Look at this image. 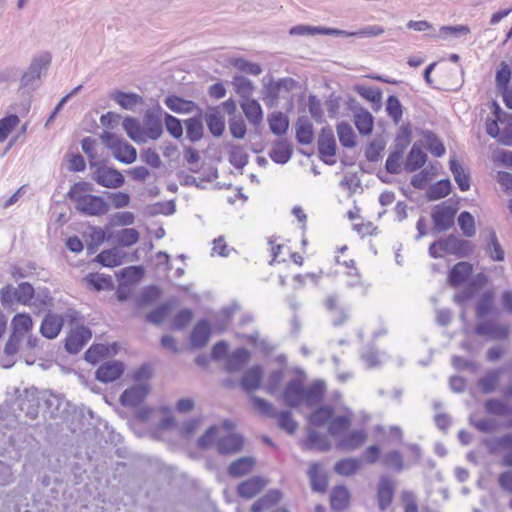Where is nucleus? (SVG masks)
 I'll return each mask as SVG.
<instances>
[{
    "mask_svg": "<svg viewBox=\"0 0 512 512\" xmlns=\"http://www.w3.org/2000/svg\"><path fill=\"white\" fill-rule=\"evenodd\" d=\"M231 84L234 88L235 93L239 95V97L241 98V101H245L252 98L255 86L250 79L243 75L236 74L233 76Z\"/></svg>",
    "mask_w": 512,
    "mask_h": 512,
    "instance_id": "obj_31",
    "label": "nucleus"
},
{
    "mask_svg": "<svg viewBox=\"0 0 512 512\" xmlns=\"http://www.w3.org/2000/svg\"><path fill=\"white\" fill-rule=\"evenodd\" d=\"M308 475L311 482V488L315 492L324 493L327 490L328 479L326 474L320 473V467L317 463H313L309 470Z\"/></svg>",
    "mask_w": 512,
    "mask_h": 512,
    "instance_id": "obj_41",
    "label": "nucleus"
},
{
    "mask_svg": "<svg viewBox=\"0 0 512 512\" xmlns=\"http://www.w3.org/2000/svg\"><path fill=\"white\" fill-rule=\"evenodd\" d=\"M41 400L45 406L46 412L52 418L62 417L66 411V401L63 396L52 393L51 391H44L41 393Z\"/></svg>",
    "mask_w": 512,
    "mask_h": 512,
    "instance_id": "obj_19",
    "label": "nucleus"
},
{
    "mask_svg": "<svg viewBox=\"0 0 512 512\" xmlns=\"http://www.w3.org/2000/svg\"><path fill=\"white\" fill-rule=\"evenodd\" d=\"M349 502L350 492L345 486L338 485L331 490L330 505L332 510L343 511L348 507Z\"/></svg>",
    "mask_w": 512,
    "mask_h": 512,
    "instance_id": "obj_30",
    "label": "nucleus"
},
{
    "mask_svg": "<svg viewBox=\"0 0 512 512\" xmlns=\"http://www.w3.org/2000/svg\"><path fill=\"white\" fill-rule=\"evenodd\" d=\"M249 156L240 145H232L229 152V162L236 169L244 168L248 163Z\"/></svg>",
    "mask_w": 512,
    "mask_h": 512,
    "instance_id": "obj_57",
    "label": "nucleus"
},
{
    "mask_svg": "<svg viewBox=\"0 0 512 512\" xmlns=\"http://www.w3.org/2000/svg\"><path fill=\"white\" fill-rule=\"evenodd\" d=\"M111 99L115 101L121 108L134 111L137 105L143 104L142 96L133 92H124L116 90L111 94Z\"/></svg>",
    "mask_w": 512,
    "mask_h": 512,
    "instance_id": "obj_27",
    "label": "nucleus"
},
{
    "mask_svg": "<svg viewBox=\"0 0 512 512\" xmlns=\"http://www.w3.org/2000/svg\"><path fill=\"white\" fill-rule=\"evenodd\" d=\"M474 331L477 335L487 336L492 340H505L509 336L510 327L508 325L482 321L475 326Z\"/></svg>",
    "mask_w": 512,
    "mask_h": 512,
    "instance_id": "obj_15",
    "label": "nucleus"
},
{
    "mask_svg": "<svg viewBox=\"0 0 512 512\" xmlns=\"http://www.w3.org/2000/svg\"><path fill=\"white\" fill-rule=\"evenodd\" d=\"M325 390L326 385L322 380H315L305 387L302 379L292 378L285 385L281 399L290 408H297L302 404L314 407L322 402Z\"/></svg>",
    "mask_w": 512,
    "mask_h": 512,
    "instance_id": "obj_2",
    "label": "nucleus"
},
{
    "mask_svg": "<svg viewBox=\"0 0 512 512\" xmlns=\"http://www.w3.org/2000/svg\"><path fill=\"white\" fill-rule=\"evenodd\" d=\"M422 145L435 157H442L445 152V146L439 137L430 130L422 131Z\"/></svg>",
    "mask_w": 512,
    "mask_h": 512,
    "instance_id": "obj_32",
    "label": "nucleus"
},
{
    "mask_svg": "<svg viewBox=\"0 0 512 512\" xmlns=\"http://www.w3.org/2000/svg\"><path fill=\"white\" fill-rule=\"evenodd\" d=\"M205 121L209 132L214 137H220L225 130L224 117L217 109H213L209 113L205 114Z\"/></svg>",
    "mask_w": 512,
    "mask_h": 512,
    "instance_id": "obj_39",
    "label": "nucleus"
},
{
    "mask_svg": "<svg viewBox=\"0 0 512 512\" xmlns=\"http://www.w3.org/2000/svg\"><path fill=\"white\" fill-rule=\"evenodd\" d=\"M35 288L29 282H21L16 287V303L31 305L34 298Z\"/></svg>",
    "mask_w": 512,
    "mask_h": 512,
    "instance_id": "obj_56",
    "label": "nucleus"
},
{
    "mask_svg": "<svg viewBox=\"0 0 512 512\" xmlns=\"http://www.w3.org/2000/svg\"><path fill=\"white\" fill-rule=\"evenodd\" d=\"M438 243L442 253L455 255L460 258L469 256L474 249L473 244L469 240L459 239L454 234L440 238Z\"/></svg>",
    "mask_w": 512,
    "mask_h": 512,
    "instance_id": "obj_9",
    "label": "nucleus"
},
{
    "mask_svg": "<svg viewBox=\"0 0 512 512\" xmlns=\"http://www.w3.org/2000/svg\"><path fill=\"white\" fill-rule=\"evenodd\" d=\"M93 169L91 178L102 187L116 189L123 186L125 182L122 173L115 168L101 163Z\"/></svg>",
    "mask_w": 512,
    "mask_h": 512,
    "instance_id": "obj_8",
    "label": "nucleus"
},
{
    "mask_svg": "<svg viewBox=\"0 0 512 512\" xmlns=\"http://www.w3.org/2000/svg\"><path fill=\"white\" fill-rule=\"evenodd\" d=\"M457 211L456 206L447 202L434 206L431 212L434 232L442 233L448 231L454 225Z\"/></svg>",
    "mask_w": 512,
    "mask_h": 512,
    "instance_id": "obj_7",
    "label": "nucleus"
},
{
    "mask_svg": "<svg viewBox=\"0 0 512 512\" xmlns=\"http://www.w3.org/2000/svg\"><path fill=\"white\" fill-rule=\"evenodd\" d=\"M333 414L334 410L331 406H320L310 414L308 421L315 427H322L326 423L329 424Z\"/></svg>",
    "mask_w": 512,
    "mask_h": 512,
    "instance_id": "obj_45",
    "label": "nucleus"
},
{
    "mask_svg": "<svg viewBox=\"0 0 512 512\" xmlns=\"http://www.w3.org/2000/svg\"><path fill=\"white\" fill-rule=\"evenodd\" d=\"M266 485V481L260 476H253L237 486V493L240 497L251 499L256 496Z\"/></svg>",
    "mask_w": 512,
    "mask_h": 512,
    "instance_id": "obj_23",
    "label": "nucleus"
},
{
    "mask_svg": "<svg viewBox=\"0 0 512 512\" xmlns=\"http://www.w3.org/2000/svg\"><path fill=\"white\" fill-rule=\"evenodd\" d=\"M161 296V290L156 285H150L144 288L136 298V305L144 307L155 303Z\"/></svg>",
    "mask_w": 512,
    "mask_h": 512,
    "instance_id": "obj_53",
    "label": "nucleus"
},
{
    "mask_svg": "<svg viewBox=\"0 0 512 512\" xmlns=\"http://www.w3.org/2000/svg\"><path fill=\"white\" fill-rule=\"evenodd\" d=\"M140 234L135 228H124L115 234L119 246L130 247L139 241Z\"/></svg>",
    "mask_w": 512,
    "mask_h": 512,
    "instance_id": "obj_55",
    "label": "nucleus"
},
{
    "mask_svg": "<svg viewBox=\"0 0 512 512\" xmlns=\"http://www.w3.org/2000/svg\"><path fill=\"white\" fill-rule=\"evenodd\" d=\"M164 110L157 103L154 107L147 109L143 116V125L140 121L131 116L123 119L122 127L128 137L136 143H145L147 139L158 140L163 134L162 118Z\"/></svg>",
    "mask_w": 512,
    "mask_h": 512,
    "instance_id": "obj_1",
    "label": "nucleus"
},
{
    "mask_svg": "<svg viewBox=\"0 0 512 512\" xmlns=\"http://www.w3.org/2000/svg\"><path fill=\"white\" fill-rule=\"evenodd\" d=\"M491 113L494 118L486 120V133L500 144L512 146V115L503 111L496 101L492 102Z\"/></svg>",
    "mask_w": 512,
    "mask_h": 512,
    "instance_id": "obj_3",
    "label": "nucleus"
},
{
    "mask_svg": "<svg viewBox=\"0 0 512 512\" xmlns=\"http://www.w3.org/2000/svg\"><path fill=\"white\" fill-rule=\"evenodd\" d=\"M100 138L117 161L123 164H131L136 161L137 150L123 138L109 131H104Z\"/></svg>",
    "mask_w": 512,
    "mask_h": 512,
    "instance_id": "obj_5",
    "label": "nucleus"
},
{
    "mask_svg": "<svg viewBox=\"0 0 512 512\" xmlns=\"http://www.w3.org/2000/svg\"><path fill=\"white\" fill-rule=\"evenodd\" d=\"M337 134L342 146L352 148L356 145V136L349 123L345 121L338 123Z\"/></svg>",
    "mask_w": 512,
    "mask_h": 512,
    "instance_id": "obj_52",
    "label": "nucleus"
},
{
    "mask_svg": "<svg viewBox=\"0 0 512 512\" xmlns=\"http://www.w3.org/2000/svg\"><path fill=\"white\" fill-rule=\"evenodd\" d=\"M231 63L234 68L245 74L258 76L262 73V67L258 63L248 61L244 58H235Z\"/></svg>",
    "mask_w": 512,
    "mask_h": 512,
    "instance_id": "obj_64",
    "label": "nucleus"
},
{
    "mask_svg": "<svg viewBox=\"0 0 512 512\" xmlns=\"http://www.w3.org/2000/svg\"><path fill=\"white\" fill-rule=\"evenodd\" d=\"M124 372V365L120 361H107L99 366L95 377L102 383H110L121 377Z\"/></svg>",
    "mask_w": 512,
    "mask_h": 512,
    "instance_id": "obj_16",
    "label": "nucleus"
},
{
    "mask_svg": "<svg viewBox=\"0 0 512 512\" xmlns=\"http://www.w3.org/2000/svg\"><path fill=\"white\" fill-rule=\"evenodd\" d=\"M489 240V243L485 247L486 254L494 261H503L505 258V252L502 249L496 232L493 229L489 231Z\"/></svg>",
    "mask_w": 512,
    "mask_h": 512,
    "instance_id": "obj_51",
    "label": "nucleus"
},
{
    "mask_svg": "<svg viewBox=\"0 0 512 512\" xmlns=\"http://www.w3.org/2000/svg\"><path fill=\"white\" fill-rule=\"evenodd\" d=\"M50 63L51 55L48 52L35 56L20 79V87L35 90L37 87L36 82L40 79L41 74L47 71Z\"/></svg>",
    "mask_w": 512,
    "mask_h": 512,
    "instance_id": "obj_6",
    "label": "nucleus"
},
{
    "mask_svg": "<svg viewBox=\"0 0 512 512\" xmlns=\"http://www.w3.org/2000/svg\"><path fill=\"white\" fill-rule=\"evenodd\" d=\"M366 437L364 430H353L339 440L338 447L345 451H353L365 442Z\"/></svg>",
    "mask_w": 512,
    "mask_h": 512,
    "instance_id": "obj_36",
    "label": "nucleus"
},
{
    "mask_svg": "<svg viewBox=\"0 0 512 512\" xmlns=\"http://www.w3.org/2000/svg\"><path fill=\"white\" fill-rule=\"evenodd\" d=\"M355 126L360 134L369 135L373 130V116L371 113L364 109L356 113Z\"/></svg>",
    "mask_w": 512,
    "mask_h": 512,
    "instance_id": "obj_54",
    "label": "nucleus"
},
{
    "mask_svg": "<svg viewBox=\"0 0 512 512\" xmlns=\"http://www.w3.org/2000/svg\"><path fill=\"white\" fill-rule=\"evenodd\" d=\"M216 447L221 455L237 453L243 447V437L238 434L226 435L218 439Z\"/></svg>",
    "mask_w": 512,
    "mask_h": 512,
    "instance_id": "obj_25",
    "label": "nucleus"
},
{
    "mask_svg": "<svg viewBox=\"0 0 512 512\" xmlns=\"http://www.w3.org/2000/svg\"><path fill=\"white\" fill-rule=\"evenodd\" d=\"M252 406L259 414L266 418L277 419V424L280 429L288 434H294L298 429V422L294 420L292 412L289 410L277 411L272 403L259 397H251Z\"/></svg>",
    "mask_w": 512,
    "mask_h": 512,
    "instance_id": "obj_4",
    "label": "nucleus"
},
{
    "mask_svg": "<svg viewBox=\"0 0 512 512\" xmlns=\"http://www.w3.org/2000/svg\"><path fill=\"white\" fill-rule=\"evenodd\" d=\"M86 283L93 287L96 291L102 290H110L113 288V280L111 276L98 274V273H89L85 277Z\"/></svg>",
    "mask_w": 512,
    "mask_h": 512,
    "instance_id": "obj_50",
    "label": "nucleus"
},
{
    "mask_svg": "<svg viewBox=\"0 0 512 512\" xmlns=\"http://www.w3.org/2000/svg\"><path fill=\"white\" fill-rule=\"evenodd\" d=\"M449 168L459 189L462 192L468 191L470 189V177L464 171L462 165L456 159H450Z\"/></svg>",
    "mask_w": 512,
    "mask_h": 512,
    "instance_id": "obj_42",
    "label": "nucleus"
},
{
    "mask_svg": "<svg viewBox=\"0 0 512 512\" xmlns=\"http://www.w3.org/2000/svg\"><path fill=\"white\" fill-rule=\"evenodd\" d=\"M75 209L83 215L101 216L109 211V205L101 196L87 194Z\"/></svg>",
    "mask_w": 512,
    "mask_h": 512,
    "instance_id": "obj_13",
    "label": "nucleus"
},
{
    "mask_svg": "<svg viewBox=\"0 0 512 512\" xmlns=\"http://www.w3.org/2000/svg\"><path fill=\"white\" fill-rule=\"evenodd\" d=\"M211 336V325L207 319L199 320L190 334V341L193 347L203 348Z\"/></svg>",
    "mask_w": 512,
    "mask_h": 512,
    "instance_id": "obj_22",
    "label": "nucleus"
},
{
    "mask_svg": "<svg viewBox=\"0 0 512 512\" xmlns=\"http://www.w3.org/2000/svg\"><path fill=\"white\" fill-rule=\"evenodd\" d=\"M254 465L252 457H241L228 466V474L234 478L245 476L252 471Z\"/></svg>",
    "mask_w": 512,
    "mask_h": 512,
    "instance_id": "obj_37",
    "label": "nucleus"
},
{
    "mask_svg": "<svg viewBox=\"0 0 512 512\" xmlns=\"http://www.w3.org/2000/svg\"><path fill=\"white\" fill-rule=\"evenodd\" d=\"M512 76V65L510 66L505 61H502L496 71L495 75V83L496 87L499 90L503 88H507V86H510V79Z\"/></svg>",
    "mask_w": 512,
    "mask_h": 512,
    "instance_id": "obj_60",
    "label": "nucleus"
},
{
    "mask_svg": "<svg viewBox=\"0 0 512 512\" xmlns=\"http://www.w3.org/2000/svg\"><path fill=\"white\" fill-rule=\"evenodd\" d=\"M95 261L104 267L113 268L121 264V257L116 249H108L100 252Z\"/></svg>",
    "mask_w": 512,
    "mask_h": 512,
    "instance_id": "obj_59",
    "label": "nucleus"
},
{
    "mask_svg": "<svg viewBox=\"0 0 512 512\" xmlns=\"http://www.w3.org/2000/svg\"><path fill=\"white\" fill-rule=\"evenodd\" d=\"M94 186L90 182L79 181L74 183L67 193V197L75 203V208L81 203V200L85 198L86 192H92Z\"/></svg>",
    "mask_w": 512,
    "mask_h": 512,
    "instance_id": "obj_48",
    "label": "nucleus"
},
{
    "mask_svg": "<svg viewBox=\"0 0 512 512\" xmlns=\"http://www.w3.org/2000/svg\"><path fill=\"white\" fill-rule=\"evenodd\" d=\"M394 497L393 481L386 475L380 477L377 484V503L381 512H384L391 505Z\"/></svg>",
    "mask_w": 512,
    "mask_h": 512,
    "instance_id": "obj_14",
    "label": "nucleus"
},
{
    "mask_svg": "<svg viewBox=\"0 0 512 512\" xmlns=\"http://www.w3.org/2000/svg\"><path fill=\"white\" fill-rule=\"evenodd\" d=\"M472 265L468 262H458L449 271L448 281L451 286L457 287L463 284L472 273Z\"/></svg>",
    "mask_w": 512,
    "mask_h": 512,
    "instance_id": "obj_29",
    "label": "nucleus"
},
{
    "mask_svg": "<svg viewBox=\"0 0 512 512\" xmlns=\"http://www.w3.org/2000/svg\"><path fill=\"white\" fill-rule=\"evenodd\" d=\"M304 447L309 450L316 449L321 452H326L330 449L331 444L326 436L320 434L316 430L310 429L307 433Z\"/></svg>",
    "mask_w": 512,
    "mask_h": 512,
    "instance_id": "obj_38",
    "label": "nucleus"
},
{
    "mask_svg": "<svg viewBox=\"0 0 512 512\" xmlns=\"http://www.w3.org/2000/svg\"><path fill=\"white\" fill-rule=\"evenodd\" d=\"M64 325V319L61 315L49 312L45 315L40 326L42 336L47 339L56 338Z\"/></svg>",
    "mask_w": 512,
    "mask_h": 512,
    "instance_id": "obj_18",
    "label": "nucleus"
},
{
    "mask_svg": "<svg viewBox=\"0 0 512 512\" xmlns=\"http://www.w3.org/2000/svg\"><path fill=\"white\" fill-rule=\"evenodd\" d=\"M263 368L261 365H253L247 369L241 377L240 386L246 393H251L261 387Z\"/></svg>",
    "mask_w": 512,
    "mask_h": 512,
    "instance_id": "obj_20",
    "label": "nucleus"
},
{
    "mask_svg": "<svg viewBox=\"0 0 512 512\" xmlns=\"http://www.w3.org/2000/svg\"><path fill=\"white\" fill-rule=\"evenodd\" d=\"M268 122L271 132L278 136L286 134L289 128L288 117L282 112L272 113L268 119Z\"/></svg>",
    "mask_w": 512,
    "mask_h": 512,
    "instance_id": "obj_49",
    "label": "nucleus"
},
{
    "mask_svg": "<svg viewBox=\"0 0 512 512\" xmlns=\"http://www.w3.org/2000/svg\"><path fill=\"white\" fill-rule=\"evenodd\" d=\"M109 353V348L105 344H93L85 352L84 359L91 364H97Z\"/></svg>",
    "mask_w": 512,
    "mask_h": 512,
    "instance_id": "obj_62",
    "label": "nucleus"
},
{
    "mask_svg": "<svg viewBox=\"0 0 512 512\" xmlns=\"http://www.w3.org/2000/svg\"><path fill=\"white\" fill-rule=\"evenodd\" d=\"M320 159L327 165L335 164L333 157L336 155V140L332 128L323 127L317 140Z\"/></svg>",
    "mask_w": 512,
    "mask_h": 512,
    "instance_id": "obj_10",
    "label": "nucleus"
},
{
    "mask_svg": "<svg viewBox=\"0 0 512 512\" xmlns=\"http://www.w3.org/2000/svg\"><path fill=\"white\" fill-rule=\"evenodd\" d=\"M361 467V460L357 458H344L337 461L334 465V471L341 476H352L357 473Z\"/></svg>",
    "mask_w": 512,
    "mask_h": 512,
    "instance_id": "obj_43",
    "label": "nucleus"
},
{
    "mask_svg": "<svg viewBox=\"0 0 512 512\" xmlns=\"http://www.w3.org/2000/svg\"><path fill=\"white\" fill-rule=\"evenodd\" d=\"M95 146L96 140L92 137L87 136L81 140L82 151L86 154L91 169L101 164V162L97 160V152Z\"/></svg>",
    "mask_w": 512,
    "mask_h": 512,
    "instance_id": "obj_61",
    "label": "nucleus"
},
{
    "mask_svg": "<svg viewBox=\"0 0 512 512\" xmlns=\"http://www.w3.org/2000/svg\"><path fill=\"white\" fill-rule=\"evenodd\" d=\"M251 356V353L246 348L235 349L226 359L225 370L229 373H234L242 370L247 364Z\"/></svg>",
    "mask_w": 512,
    "mask_h": 512,
    "instance_id": "obj_24",
    "label": "nucleus"
},
{
    "mask_svg": "<svg viewBox=\"0 0 512 512\" xmlns=\"http://www.w3.org/2000/svg\"><path fill=\"white\" fill-rule=\"evenodd\" d=\"M502 373V368L489 370L477 381V386L483 394H490L495 391Z\"/></svg>",
    "mask_w": 512,
    "mask_h": 512,
    "instance_id": "obj_40",
    "label": "nucleus"
},
{
    "mask_svg": "<svg viewBox=\"0 0 512 512\" xmlns=\"http://www.w3.org/2000/svg\"><path fill=\"white\" fill-rule=\"evenodd\" d=\"M296 140L298 143L308 145L312 143L314 138L313 125L306 116H301L295 124Z\"/></svg>",
    "mask_w": 512,
    "mask_h": 512,
    "instance_id": "obj_33",
    "label": "nucleus"
},
{
    "mask_svg": "<svg viewBox=\"0 0 512 512\" xmlns=\"http://www.w3.org/2000/svg\"><path fill=\"white\" fill-rule=\"evenodd\" d=\"M198 112L199 113L197 116L191 117L184 121L186 126V136L192 143L200 141L203 137V111L201 109Z\"/></svg>",
    "mask_w": 512,
    "mask_h": 512,
    "instance_id": "obj_34",
    "label": "nucleus"
},
{
    "mask_svg": "<svg viewBox=\"0 0 512 512\" xmlns=\"http://www.w3.org/2000/svg\"><path fill=\"white\" fill-rule=\"evenodd\" d=\"M18 405L21 411L25 413L30 419H35L38 415L40 406L41 393L35 387L24 389L23 393L19 394Z\"/></svg>",
    "mask_w": 512,
    "mask_h": 512,
    "instance_id": "obj_11",
    "label": "nucleus"
},
{
    "mask_svg": "<svg viewBox=\"0 0 512 512\" xmlns=\"http://www.w3.org/2000/svg\"><path fill=\"white\" fill-rule=\"evenodd\" d=\"M172 307V300L161 303L146 315V321L154 325H161L171 311Z\"/></svg>",
    "mask_w": 512,
    "mask_h": 512,
    "instance_id": "obj_46",
    "label": "nucleus"
},
{
    "mask_svg": "<svg viewBox=\"0 0 512 512\" xmlns=\"http://www.w3.org/2000/svg\"><path fill=\"white\" fill-rule=\"evenodd\" d=\"M354 91L362 98L369 101L372 106L380 107L382 102V91L377 87L356 85Z\"/></svg>",
    "mask_w": 512,
    "mask_h": 512,
    "instance_id": "obj_47",
    "label": "nucleus"
},
{
    "mask_svg": "<svg viewBox=\"0 0 512 512\" xmlns=\"http://www.w3.org/2000/svg\"><path fill=\"white\" fill-rule=\"evenodd\" d=\"M148 392V384L134 385L122 392L120 396V403L126 407H136L144 401Z\"/></svg>",
    "mask_w": 512,
    "mask_h": 512,
    "instance_id": "obj_17",
    "label": "nucleus"
},
{
    "mask_svg": "<svg viewBox=\"0 0 512 512\" xmlns=\"http://www.w3.org/2000/svg\"><path fill=\"white\" fill-rule=\"evenodd\" d=\"M293 149L287 140H279L269 152V157L277 164H286L292 157Z\"/></svg>",
    "mask_w": 512,
    "mask_h": 512,
    "instance_id": "obj_35",
    "label": "nucleus"
},
{
    "mask_svg": "<svg viewBox=\"0 0 512 512\" xmlns=\"http://www.w3.org/2000/svg\"><path fill=\"white\" fill-rule=\"evenodd\" d=\"M427 161V154L414 143L404 162L406 172L412 173L422 168Z\"/></svg>",
    "mask_w": 512,
    "mask_h": 512,
    "instance_id": "obj_26",
    "label": "nucleus"
},
{
    "mask_svg": "<svg viewBox=\"0 0 512 512\" xmlns=\"http://www.w3.org/2000/svg\"><path fill=\"white\" fill-rule=\"evenodd\" d=\"M451 192V182L449 179H442L432 184L427 192L426 197L429 201H436L448 196Z\"/></svg>",
    "mask_w": 512,
    "mask_h": 512,
    "instance_id": "obj_44",
    "label": "nucleus"
},
{
    "mask_svg": "<svg viewBox=\"0 0 512 512\" xmlns=\"http://www.w3.org/2000/svg\"><path fill=\"white\" fill-rule=\"evenodd\" d=\"M12 332L24 337L31 330L33 322L28 314H16L11 322Z\"/></svg>",
    "mask_w": 512,
    "mask_h": 512,
    "instance_id": "obj_58",
    "label": "nucleus"
},
{
    "mask_svg": "<svg viewBox=\"0 0 512 512\" xmlns=\"http://www.w3.org/2000/svg\"><path fill=\"white\" fill-rule=\"evenodd\" d=\"M92 338V331L87 326H77L65 339V349L70 354H77Z\"/></svg>",
    "mask_w": 512,
    "mask_h": 512,
    "instance_id": "obj_12",
    "label": "nucleus"
},
{
    "mask_svg": "<svg viewBox=\"0 0 512 512\" xmlns=\"http://www.w3.org/2000/svg\"><path fill=\"white\" fill-rule=\"evenodd\" d=\"M31 305L38 309H44L53 305V297L47 287H39L35 289L34 298Z\"/></svg>",
    "mask_w": 512,
    "mask_h": 512,
    "instance_id": "obj_63",
    "label": "nucleus"
},
{
    "mask_svg": "<svg viewBox=\"0 0 512 512\" xmlns=\"http://www.w3.org/2000/svg\"><path fill=\"white\" fill-rule=\"evenodd\" d=\"M240 106L249 123L259 126L263 121V111L259 102L253 98L241 101Z\"/></svg>",
    "mask_w": 512,
    "mask_h": 512,
    "instance_id": "obj_28",
    "label": "nucleus"
},
{
    "mask_svg": "<svg viewBox=\"0 0 512 512\" xmlns=\"http://www.w3.org/2000/svg\"><path fill=\"white\" fill-rule=\"evenodd\" d=\"M164 104L172 112L177 114H190L194 111L201 110L194 101L184 99L174 94L166 96L164 99Z\"/></svg>",
    "mask_w": 512,
    "mask_h": 512,
    "instance_id": "obj_21",
    "label": "nucleus"
}]
</instances>
